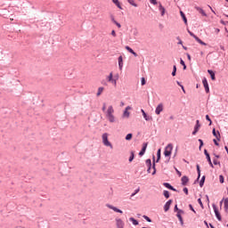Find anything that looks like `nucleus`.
<instances>
[{
	"label": "nucleus",
	"mask_w": 228,
	"mask_h": 228,
	"mask_svg": "<svg viewBox=\"0 0 228 228\" xmlns=\"http://www.w3.org/2000/svg\"><path fill=\"white\" fill-rule=\"evenodd\" d=\"M115 109H113L112 105H110L107 109V110L105 111V117L107 118V120H109V122H110L111 124H113L115 122Z\"/></svg>",
	"instance_id": "1"
},
{
	"label": "nucleus",
	"mask_w": 228,
	"mask_h": 228,
	"mask_svg": "<svg viewBox=\"0 0 228 228\" xmlns=\"http://www.w3.org/2000/svg\"><path fill=\"white\" fill-rule=\"evenodd\" d=\"M173 150L174 146L171 143L167 144V146L165 148L164 156H166V158L170 157Z\"/></svg>",
	"instance_id": "2"
},
{
	"label": "nucleus",
	"mask_w": 228,
	"mask_h": 228,
	"mask_svg": "<svg viewBox=\"0 0 228 228\" xmlns=\"http://www.w3.org/2000/svg\"><path fill=\"white\" fill-rule=\"evenodd\" d=\"M102 142L105 147H110V149H113V145H111V142L108 140V134H102Z\"/></svg>",
	"instance_id": "3"
},
{
	"label": "nucleus",
	"mask_w": 228,
	"mask_h": 228,
	"mask_svg": "<svg viewBox=\"0 0 228 228\" xmlns=\"http://www.w3.org/2000/svg\"><path fill=\"white\" fill-rule=\"evenodd\" d=\"M187 31L191 37H193V38L196 40V42H198V44H200V45H207L206 43L201 41L200 38H199V37H197L195 34H193V32L190 31V29H187Z\"/></svg>",
	"instance_id": "4"
},
{
	"label": "nucleus",
	"mask_w": 228,
	"mask_h": 228,
	"mask_svg": "<svg viewBox=\"0 0 228 228\" xmlns=\"http://www.w3.org/2000/svg\"><path fill=\"white\" fill-rule=\"evenodd\" d=\"M106 80L109 83H112L114 86H117V79L113 78V72H110L109 76H107Z\"/></svg>",
	"instance_id": "5"
},
{
	"label": "nucleus",
	"mask_w": 228,
	"mask_h": 228,
	"mask_svg": "<svg viewBox=\"0 0 228 228\" xmlns=\"http://www.w3.org/2000/svg\"><path fill=\"white\" fill-rule=\"evenodd\" d=\"M214 213L217 218V220L222 221V216H220V212H218V208L216 207V205H213Z\"/></svg>",
	"instance_id": "6"
},
{
	"label": "nucleus",
	"mask_w": 228,
	"mask_h": 228,
	"mask_svg": "<svg viewBox=\"0 0 228 228\" xmlns=\"http://www.w3.org/2000/svg\"><path fill=\"white\" fill-rule=\"evenodd\" d=\"M163 110H164L163 103H159V104L157 106L156 110H155L156 115H160V114H161V111H163Z\"/></svg>",
	"instance_id": "7"
},
{
	"label": "nucleus",
	"mask_w": 228,
	"mask_h": 228,
	"mask_svg": "<svg viewBox=\"0 0 228 228\" xmlns=\"http://www.w3.org/2000/svg\"><path fill=\"white\" fill-rule=\"evenodd\" d=\"M183 213H184L183 210H178L176 216L179 219V222L181 224V225H184V222L183 221V216L181 215H183Z\"/></svg>",
	"instance_id": "8"
},
{
	"label": "nucleus",
	"mask_w": 228,
	"mask_h": 228,
	"mask_svg": "<svg viewBox=\"0 0 228 228\" xmlns=\"http://www.w3.org/2000/svg\"><path fill=\"white\" fill-rule=\"evenodd\" d=\"M116 225H117V228H124V221H122V219L120 218H117L116 219Z\"/></svg>",
	"instance_id": "9"
},
{
	"label": "nucleus",
	"mask_w": 228,
	"mask_h": 228,
	"mask_svg": "<svg viewBox=\"0 0 228 228\" xmlns=\"http://www.w3.org/2000/svg\"><path fill=\"white\" fill-rule=\"evenodd\" d=\"M118 61L119 70H122V69L124 68V58L122 57V55L118 57Z\"/></svg>",
	"instance_id": "10"
},
{
	"label": "nucleus",
	"mask_w": 228,
	"mask_h": 228,
	"mask_svg": "<svg viewBox=\"0 0 228 228\" xmlns=\"http://www.w3.org/2000/svg\"><path fill=\"white\" fill-rule=\"evenodd\" d=\"M129 110H131L130 106H127L123 113V117L124 118H129V115H131V113L129 112Z\"/></svg>",
	"instance_id": "11"
},
{
	"label": "nucleus",
	"mask_w": 228,
	"mask_h": 228,
	"mask_svg": "<svg viewBox=\"0 0 228 228\" xmlns=\"http://www.w3.org/2000/svg\"><path fill=\"white\" fill-rule=\"evenodd\" d=\"M204 154H205L210 167L213 168V162H211V157L209 156V153L208 152V150H204Z\"/></svg>",
	"instance_id": "12"
},
{
	"label": "nucleus",
	"mask_w": 228,
	"mask_h": 228,
	"mask_svg": "<svg viewBox=\"0 0 228 228\" xmlns=\"http://www.w3.org/2000/svg\"><path fill=\"white\" fill-rule=\"evenodd\" d=\"M107 208H109V209H112V211H115V213H121V214L124 213L122 210H120L111 205H107Z\"/></svg>",
	"instance_id": "13"
},
{
	"label": "nucleus",
	"mask_w": 228,
	"mask_h": 228,
	"mask_svg": "<svg viewBox=\"0 0 228 228\" xmlns=\"http://www.w3.org/2000/svg\"><path fill=\"white\" fill-rule=\"evenodd\" d=\"M170 206H172V200H169L164 206V211H168L170 209Z\"/></svg>",
	"instance_id": "14"
},
{
	"label": "nucleus",
	"mask_w": 228,
	"mask_h": 228,
	"mask_svg": "<svg viewBox=\"0 0 228 228\" xmlns=\"http://www.w3.org/2000/svg\"><path fill=\"white\" fill-rule=\"evenodd\" d=\"M147 142H144L142 144V151L139 152V156H143V154H145V151H147Z\"/></svg>",
	"instance_id": "15"
},
{
	"label": "nucleus",
	"mask_w": 228,
	"mask_h": 228,
	"mask_svg": "<svg viewBox=\"0 0 228 228\" xmlns=\"http://www.w3.org/2000/svg\"><path fill=\"white\" fill-rule=\"evenodd\" d=\"M200 128V124L199 123V120H197L196 126L194 127V131L192 132V134H197V133H199Z\"/></svg>",
	"instance_id": "16"
},
{
	"label": "nucleus",
	"mask_w": 228,
	"mask_h": 228,
	"mask_svg": "<svg viewBox=\"0 0 228 228\" xmlns=\"http://www.w3.org/2000/svg\"><path fill=\"white\" fill-rule=\"evenodd\" d=\"M181 181H182L183 186H186V184H188V181H190V179H188V176H183Z\"/></svg>",
	"instance_id": "17"
},
{
	"label": "nucleus",
	"mask_w": 228,
	"mask_h": 228,
	"mask_svg": "<svg viewBox=\"0 0 228 228\" xmlns=\"http://www.w3.org/2000/svg\"><path fill=\"white\" fill-rule=\"evenodd\" d=\"M146 165L148 166V170H147V172H148V174H151V167H152V163H151V159H148L146 160Z\"/></svg>",
	"instance_id": "18"
},
{
	"label": "nucleus",
	"mask_w": 228,
	"mask_h": 228,
	"mask_svg": "<svg viewBox=\"0 0 228 228\" xmlns=\"http://www.w3.org/2000/svg\"><path fill=\"white\" fill-rule=\"evenodd\" d=\"M195 10H197V12H199L200 13H201V15H203V17H206V12H204V10H202V8L200 7H195Z\"/></svg>",
	"instance_id": "19"
},
{
	"label": "nucleus",
	"mask_w": 228,
	"mask_h": 228,
	"mask_svg": "<svg viewBox=\"0 0 228 228\" xmlns=\"http://www.w3.org/2000/svg\"><path fill=\"white\" fill-rule=\"evenodd\" d=\"M180 15L183 18L184 24H188V20L186 19V15H184V12H183V11L180 12Z\"/></svg>",
	"instance_id": "20"
},
{
	"label": "nucleus",
	"mask_w": 228,
	"mask_h": 228,
	"mask_svg": "<svg viewBox=\"0 0 228 228\" xmlns=\"http://www.w3.org/2000/svg\"><path fill=\"white\" fill-rule=\"evenodd\" d=\"M208 72L210 75L212 81H215V79H216V77H215V72H213V70L211 69H208Z\"/></svg>",
	"instance_id": "21"
},
{
	"label": "nucleus",
	"mask_w": 228,
	"mask_h": 228,
	"mask_svg": "<svg viewBox=\"0 0 228 228\" xmlns=\"http://www.w3.org/2000/svg\"><path fill=\"white\" fill-rule=\"evenodd\" d=\"M159 159H161V149H159L157 151V163L159 162Z\"/></svg>",
	"instance_id": "22"
},
{
	"label": "nucleus",
	"mask_w": 228,
	"mask_h": 228,
	"mask_svg": "<svg viewBox=\"0 0 228 228\" xmlns=\"http://www.w3.org/2000/svg\"><path fill=\"white\" fill-rule=\"evenodd\" d=\"M112 3L119 8V10H122V5H120V2L118 0H112Z\"/></svg>",
	"instance_id": "23"
},
{
	"label": "nucleus",
	"mask_w": 228,
	"mask_h": 228,
	"mask_svg": "<svg viewBox=\"0 0 228 228\" xmlns=\"http://www.w3.org/2000/svg\"><path fill=\"white\" fill-rule=\"evenodd\" d=\"M212 133L216 136V138H217V140H220V132L216 133V130L214 128Z\"/></svg>",
	"instance_id": "24"
},
{
	"label": "nucleus",
	"mask_w": 228,
	"mask_h": 228,
	"mask_svg": "<svg viewBox=\"0 0 228 228\" xmlns=\"http://www.w3.org/2000/svg\"><path fill=\"white\" fill-rule=\"evenodd\" d=\"M159 12H161V15L163 17V15H165V7H163V5L161 4H159Z\"/></svg>",
	"instance_id": "25"
},
{
	"label": "nucleus",
	"mask_w": 228,
	"mask_h": 228,
	"mask_svg": "<svg viewBox=\"0 0 228 228\" xmlns=\"http://www.w3.org/2000/svg\"><path fill=\"white\" fill-rule=\"evenodd\" d=\"M164 186H165L166 188H168V190H172L173 191H175V189H174V188L172 187V185H170V183H164Z\"/></svg>",
	"instance_id": "26"
},
{
	"label": "nucleus",
	"mask_w": 228,
	"mask_h": 228,
	"mask_svg": "<svg viewBox=\"0 0 228 228\" xmlns=\"http://www.w3.org/2000/svg\"><path fill=\"white\" fill-rule=\"evenodd\" d=\"M142 113V117L145 120L149 121L151 120V118H149V117L147 116V113H145V110H141Z\"/></svg>",
	"instance_id": "27"
},
{
	"label": "nucleus",
	"mask_w": 228,
	"mask_h": 228,
	"mask_svg": "<svg viewBox=\"0 0 228 228\" xmlns=\"http://www.w3.org/2000/svg\"><path fill=\"white\" fill-rule=\"evenodd\" d=\"M129 220L132 222L133 225H138V221L134 219V217H130Z\"/></svg>",
	"instance_id": "28"
},
{
	"label": "nucleus",
	"mask_w": 228,
	"mask_h": 228,
	"mask_svg": "<svg viewBox=\"0 0 228 228\" xmlns=\"http://www.w3.org/2000/svg\"><path fill=\"white\" fill-rule=\"evenodd\" d=\"M129 4H131L132 6H134V8L138 7V4H136V3H134V0H127Z\"/></svg>",
	"instance_id": "29"
},
{
	"label": "nucleus",
	"mask_w": 228,
	"mask_h": 228,
	"mask_svg": "<svg viewBox=\"0 0 228 228\" xmlns=\"http://www.w3.org/2000/svg\"><path fill=\"white\" fill-rule=\"evenodd\" d=\"M102 92H104V87H99L97 94H96L97 97H99V95H101V94H102Z\"/></svg>",
	"instance_id": "30"
},
{
	"label": "nucleus",
	"mask_w": 228,
	"mask_h": 228,
	"mask_svg": "<svg viewBox=\"0 0 228 228\" xmlns=\"http://www.w3.org/2000/svg\"><path fill=\"white\" fill-rule=\"evenodd\" d=\"M206 181V176H202L200 182V188H202V186H204V183Z\"/></svg>",
	"instance_id": "31"
},
{
	"label": "nucleus",
	"mask_w": 228,
	"mask_h": 228,
	"mask_svg": "<svg viewBox=\"0 0 228 228\" xmlns=\"http://www.w3.org/2000/svg\"><path fill=\"white\" fill-rule=\"evenodd\" d=\"M202 83H203L204 88L209 86V85L208 84V79L207 78H203Z\"/></svg>",
	"instance_id": "32"
},
{
	"label": "nucleus",
	"mask_w": 228,
	"mask_h": 228,
	"mask_svg": "<svg viewBox=\"0 0 228 228\" xmlns=\"http://www.w3.org/2000/svg\"><path fill=\"white\" fill-rule=\"evenodd\" d=\"M196 168H197V172H198V179H200V166L197 165Z\"/></svg>",
	"instance_id": "33"
},
{
	"label": "nucleus",
	"mask_w": 228,
	"mask_h": 228,
	"mask_svg": "<svg viewBox=\"0 0 228 228\" xmlns=\"http://www.w3.org/2000/svg\"><path fill=\"white\" fill-rule=\"evenodd\" d=\"M133 159H134V151H131V156L129 158V162L131 163V161H133Z\"/></svg>",
	"instance_id": "34"
},
{
	"label": "nucleus",
	"mask_w": 228,
	"mask_h": 228,
	"mask_svg": "<svg viewBox=\"0 0 228 228\" xmlns=\"http://www.w3.org/2000/svg\"><path fill=\"white\" fill-rule=\"evenodd\" d=\"M133 139V134H127L126 136V140L129 141Z\"/></svg>",
	"instance_id": "35"
},
{
	"label": "nucleus",
	"mask_w": 228,
	"mask_h": 228,
	"mask_svg": "<svg viewBox=\"0 0 228 228\" xmlns=\"http://www.w3.org/2000/svg\"><path fill=\"white\" fill-rule=\"evenodd\" d=\"M164 197H166V199H168L170 197V192H168V191H164Z\"/></svg>",
	"instance_id": "36"
},
{
	"label": "nucleus",
	"mask_w": 228,
	"mask_h": 228,
	"mask_svg": "<svg viewBox=\"0 0 228 228\" xmlns=\"http://www.w3.org/2000/svg\"><path fill=\"white\" fill-rule=\"evenodd\" d=\"M180 63L183 67V70H186V64L184 63V61H183V59H181Z\"/></svg>",
	"instance_id": "37"
},
{
	"label": "nucleus",
	"mask_w": 228,
	"mask_h": 228,
	"mask_svg": "<svg viewBox=\"0 0 228 228\" xmlns=\"http://www.w3.org/2000/svg\"><path fill=\"white\" fill-rule=\"evenodd\" d=\"M224 209L228 210V199L224 200Z\"/></svg>",
	"instance_id": "38"
},
{
	"label": "nucleus",
	"mask_w": 228,
	"mask_h": 228,
	"mask_svg": "<svg viewBox=\"0 0 228 228\" xmlns=\"http://www.w3.org/2000/svg\"><path fill=\"white\" fill-rule=\"evenodd\" d=\"M206 120H208L209 122V126H211L213 124V121H211V118H209V115L206 116Z\"/></svg>",
	"instance_id": "39"
},
{
	"label": "nucleus",
	"mask_w": 228,
	"mask_h": 228,
	"mask_svg": "<svg viewBox=\"0 0 228 228\" xmlns=\"http://www.w3.org/2000/svg\"><path fill=\"white\" fill-rule=\"evenodd\" d=\"M152 168H153V172L151 174H152V175H156V163L155 162H153Z\"/></svg>",
	"instance_id": "40"
},
{
	"label": "nucleus",
	"mask_w": 228,
	"mask_h": 228,
	"mask_svg": "<svg viewBox=\"0 0 228 228\" xmlns=\"http://www.w3.org/2000/svg\"><path fill=\"white\" fill-rule=\"evenodd\" d=\"M175 72H177V67L174 66L173 67L172 76H175Z\"/></svg>",
	"instance_id": "41"
},
{
	"label": "nucleus",
	"mask_w": 228,
	"mask_h": 228,
	"mask_svg": "<svg viewBox=\"0 0 228 228\" xmlns=\"http://www.w3.org/2000/svg\"><path fill=\"white\" fill-rule=\"evenodd\" d=\"M126 51H128V53H131V54H132V53L134 52V51L131 47H129V46H126Z\"/></svg>",
	"instance_id": "42"
},
{
	"label": "nucleus",
	"mask_w": 228,
	"mask_h": 228,
	"mask_svg": "<svg viewBox=\"0 0 228 228\" xmlns=\"http://www.w3.org/2000/svg\"><path fill=\"white\" fill-rule=\"evenodd\" d=\"M200 142V149H202V145H204V142L202 141V139H199Z\"/></svg>",
	"instance_id": "43"
},
{
	"label": "nucleus",
	"mask_w": 228,
	"mask_h": 228,
	"mask_svg": "<svg viewBox=\"0 0 228 228\" xmlns=\"http://www.w3.org/2000/svg\"><path fill=\"white\" fill-rule=\"evenodd\" d=\"M142 217H143L144 220H146V221H148V222H152V220H151V219L149 218V216H143Z\"/></svg>",
	"instance_id": "44"
},
{
	"label": "nucleus",
	"mask_w": 228,
	"mask_h": 228,
	"mask_svg": "<svg viewBox=\"0 0 228 228\" xmlns=\"http://www.w3.org/2000/svg\"><path fill=\"white\" fill-rule=\"evenodd\" d=\"M141 83H142V86H143V85H145V83H146L145 77H142Z\"/></svg>",
	"instance_id": "45"
},
{
	"label": "nucleus",
	"mask_w": 228,
	"mask_h": 228,
	"mask_svg": "<svg viewBox=\"0 0 228 228\" xmlns=\"http://www.w3.org/2000/svg\"><path fill=\"white\" fill-rule=\"evenodd\" d=\"M219 181L223 184V183H224V175H220L219 176Z\"/></svg>",
	"instance_id": "46"
},
{
	"label": "nucleus",
	"mask_w": 228,
	"mask_h": 228,
	"mask_svg": "<svg viewBox=\"0 0 228 228\" xmlns=\"http://www.w3.org/2000/svg\"><path fill=\"white\" fill-rule=\"evenodd\" d=\"M198 202L200 204V206H201L202 208H204V204H202V200L199 199Z\"/></svg>",
	"instance_id": "47"
},
{
	"label": "nucleus",
	"mask_w": 228,
	"mask_h": 228,
	"mask_svg": "<svg viewBox=\"0 0 228 228\" xmlns=\"http://www.w3.org/2000/svg\"><path fill=\"white\" fill-rule=\"evenodd\" d=\"M114 24H116V26H118V28H122V25H120V23H118V21H114Z\"/></svg>",
	"instance_id": "48"
},
{
	"label": "nucleus",
	"mask_w": 228,
	"mask_h": 228,
	"mask_svg": "<svg viewBox=\"0 0 228 228\" xmlns=\"http://www.w3.org/2000/svg\"><path fill=\"white\" fill-rule=\"evenodd\" d=\"M150 3H151V4H158V2L156 0H150Z\"/></svg>",
	"instance_id": "49"
},
{
	"label": "nucleus",
	"mask_w": 228,
	"mask_h": 228,
	"mask_svg": "<svg viewBox=\"0 0 228 228\" xmlns=\"http://www.w3.org/2000/svg\"><path fill=\"white\" fill-rule=\"evenodd\" d=\"M214 165H218L220 162H218V160L216 159H214Z\"/></svg>",
	"instance_id": "50"
},
{
	"label": "nucleus",
	"mask_w": 228,
	"mask_h": 228,
	"mask_svg": "<svg viewBox=\"0 0 228 228\" xmlns=\"http://www.w3.org/2000/svg\"><path fill=\"white\" fill-rule=\"evenodd\" d=\"M189 208H190L191 211H193V213H196V212H195V209H193V206L189 205Z\"/></svg>",
	"instance_id": "51"
},
{
	"label": "nucleus",
	"mask_w": 228,
	"mask_h": 228,
	"mask_svg": "<svg viewBox=\"0 0 228 228\" xmlns=\"http://www.w3.org/2000/svg\"><path fill=\"white\" fill-rule=\"evenodd\" d=\"M102 85H103L104 86H108V83L104 80L102 81Z\"/></svg>",
	"instance_id": "52"
},
{
	"label": "nucleus",
	"mask_w": 228,
	"mask_h": 228,
	"mask_svg": "<svg viewBox=\"0 0 228 228\" xmlns=\"http://www.w3.org/2000/svg\"><path fill=\"white\" fill-rule=\"evenodd\" d=\"M102 111H105L106 112V103H103V106H102Z\"/></svg>",
	"instance_id": "53"
},
{
	"label": "nucleus",
	"mask_w": 228,
	"mask_h": 228,
	"mask_svg": "<svg viewBox=\"0 0 228 228\" xmlns=\"http://www.w3.org/2000/svg\"><path fill=\"white\" fill-rule=\"evenodd\" d=\"M111 35H112V37H117V32H115V30H112Z\"/></svg>",
	"instance_id": "54"
},
{
	"label": "nucleus",
	"mask_w": 228,
	"mask_h": 228,
	"mask_svg": "<svg viewBox=\"0 0 228 228\" xmlns=\"http://www.w3.org/2000/svg\"><path fill=\"white\" fill-rule=\"evenodd\" d=\"M205 91H206L207 94H209V86L205 87Z\"/></svg>",
	"instance_id": "55"
},
{
	"label": "nucleus",
	"mask_w": 228,
	"mask_h": 228,
	"mask_svg": "<svg viewBox=\"0 0 228 228\" xmlns=\"http://www.w3.org/2000/svg\"><path fill=\"white\" fill-rule=\"evenodd\" d=\"M183 191L185 192V195H188V188H183Z\"/></svg>",
	"instance_id": "56"
},
{
	"label": "nucleus",
	"mask_w": 228,
	"mask_h": 228,
	"mask_svg": "<svg viewBox=\"0 0 228 228\" xmlns=\"http://www.w3.org/2000/svg\"><path fill=\"white\" fill-rule=\"evenodd\" d=\"M213 142H214L215 145H216V146L219 145V144H218V142H216V139H214Z\"/></svg>",
	"instance_id": "57"
},
{
	"label": "nucleus",
	"mask_w": 228,
	"mask_h": 228,
	"mask_svg": "<svg viewBox=\"0 0 228 228\" xmlns=\"http://www.w3.org/2000/svg\"><path fill=\"white\" fill-rule=\"evenodd\" d=\"M181 86V88H182L183 94H186V91L184 90V86Z\"/></svg>",
	"instance_id": "58"
},
{
	"label": "nucleus",
	"mask_w": 228,
	"mask_h": 228,
	"mask_svg": "<svg viewBox=\"0 0 228 228\" xmlns=\"http://www.w3.org/2000/svg\"><path fill=\"white\" fill-rule=\"evenodd\" d=\"M187 58L189 61L191 60V56L190 55V53H187Z\"/></svg>",
	"instance_id": "59"
},
{
	"label": "nucleus",
	"mask_w": 228,
	"mask_h": 228,
	"mask_svg": "<svg viewBox=\"0 0 228 228\" xmlns=\"http://www.w3.org/2000/svg\"><path fill=\"white\" fill-rule=\"evenodd\" d=\"M176 170V173L178 174L179 177H181L182 174L180 173V171H178L177 169Z\"/></svg>",
	"instance_id": "60"
},
{
	"label": "nucleus",
	"mask_w": 228,
	"mask_h": 228,
	"mask_svg": "<svg viewBox=\"0 0 228 228\" xmlns=\"http://www.w3.org/2000/svg\"><path fill=\"white\" fill-rule=\"evenodd\" d=\"M132 54L135 57L138 56V53H136V52H133Z\"/></svg>",
	"instance_id": "61"
},
{
	"label": "nucleus",
	"mask_w": 228,
	"mask_h": 228,
	"mask_svg": "<svg viewBox=\"0 0 228 228\" xmlns=\"http://www.w3.org/2000/svg\"><path fill=\"white\" fill-rule=\"evenodd\" d=\"M175 211H179V208H177V205L175 206Z\"/></svg>",
	"instance_id": "62"
},
{
	"label": "nucleus",
	"mask_w": 228,
	"mask_h": 228,
	"mask_svg": "<svg viewBox=\"0 0 228 228\" xmlns=\"http://www.w3.org/2000/svg\"><path fill=\"white\" fill-rule=\"evenodd\" d=\"M139 191H140V188L136 189L135 191H134V193L136 194V193H138Z\"/></svg>",
	"instance_id": "63"
},
{
	"label": "nucleus",
	"mask_w": 228,
	"mask_h": 228,
	"mask_svg": "<svg viewBox=\"0 0 228 228\" xmlns=\"http://www.w3.org/2000/svg\"><path fill=\"white\" fill-rule=\"evenodd\" d=\"M134 195H136L135 192L132 193L131 197H134Z\"/></svg>",
	"instance_id": "64"
}]
</instances>
